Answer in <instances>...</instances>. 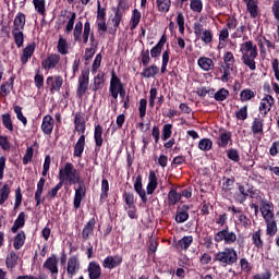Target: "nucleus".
Instances as JSON below:
<instances>
[{
    "label": "nucleus",
    "mask_w": 279,
    "mask_h": 279,
    "mask_svg": "<svg viewBox=\"0 0 279 279\" xmlns=\"http://www.w3.org/2000/svg\"><path fill=\"white\" fill-rule=\"evenodd\" d=\"M25 226V213H21L17 217V219L14 221L13 227L11 228V231L16 233L19 232V228H23Z\"/></svg>",
    "instance_id": "obj_42"
},
{
    "label": "nucleus",
    "mask_w": 279,
    "mask_h": 279,
    "mask_svg": "<svg viewBox=\"0 0 279 279\" xmlns=\"http://www.w3.org/2000/svg\"><path fill=\"white\" fill-rule=\"evenodd\" d=\"M236 233L234 231H231L228 225L218 232H216L214 235V241L216 243L223 242L225 245H233L236 242Z\"/></svg>",
    "instance_id": "obj_5"
},
{
    "label": "nucleus",
    "mask_w": 279,
    "mask_h": 279,
    "mask_svg": "<svg viewBox=\"0 0 279 279\" xmlns=\"http://www.w3.org/2000/svg\"><path fill=\"white\" fill-rule=\"evenodd\" d=\"M157 10L160 13H168L171 8V0H156Z\"/></svg>",
    "instance_id": "obj_38"
},
{
    "label": "nucleus",
    "mask_w": 279,
    "mask_h": 279,
    "mask_svg": "<svg viewBox=\"0 0 279 279\" xmlns=\"http://www.w3.org/2000/svg\"><path fill=\"white\" fill-rule=\"evenodd\" d=\"M240 266L242 271L250 274L252 271V265L248 263L247 258L243 257L240 259Z\"/></svg>",
    "instance_id": "obj_63"
},
{
    "label": "nucleus",
    "mask_w": 279,
    "mask_h": 279,
    "mask_svg": "<svg viewBox=\"0 0 279 279\" xmlns=\"http://www.w3.org/2000/svg\"><path fill=\"white\" fill-rule=\"evenodd\" d=\"M172 128L173 125L171 123H167L163 125L162 131H161V140L163 142L168 141L171 137L172 134Z\"/></svg>",
    "instance_id": "obj_49"
},
{
    "label": "nucleus",
    "mask_w": 279,
    "mask_h": 279,
    "mask_svg": "<svg viewBox=\"0 0 279 279\" xmlns=\"http://www.w3.org/2000/svg\"><path fill=\"white\" fill-rule=\"evenodd\" d=\"M142 181H143V178H142L141 174H138V175L136 177V181H135V183H134V190H135L136 194H138L140 198L142 199V203H143V204H147L148 198L146 197V192H145V190L143 189V183H142Z\"/></svg>",
    "instance_id": "obj_15"
},
{
    "label": "nucleus",
    "mask_w": 279,
    "mask_h": 279,
    "mask_svg": "<svg viewBox=\"0 0 279 279\" xmlns=\"http://www.w3.org/2000/svg\"><path fill=\"white\" fill-rule=\"evenodd\" d=\"M274 105H270L268 99H262L260 105H259V112L262 116L265 118L271 110Z\"/></svg>",
    "instance_id": "obj_43"
},
{
    "label": "nucleus",
    "mask_w": 279,
    "mask_h": 279,
    "mask_svg": "<svg viewBox=\"0 0 279 279\" xmlns=\"http://www.w3.org/2000/svg\"><path fill=\"white\" fill-rule=\"evenodd\" d=\"M22 245H25V232L17 233L13 241L14 250H21Z\"/></svg>",
    "instance_id": "obj_44"
},
{
    "label": "nucleus",
    "mask_w": 279,
    "mask_h": 279,
    "mask_svg": "<svg viewBox=\"0 0 279 279\" xmlns=\"http://www.w3.org/2000/svg\"><path fill=\"white\" fill-rule=\"evenodd\" d=\"M260 211L265 220L274 219V204L267 199L262 198L260 201Z\"/></svg>",
    "instance_id": "obj_10"
},
{
    "label": "nucleus",
    "mask_w": 279,
    "mask_h": 279,
    "mask_svg": "<svg viewBox=\"0 0 279 279\" xmlns=\"http://www.w3.org/2000/svg\"><path fill=\"white\" fill-rule=\"evenodd\" d=\"M238 262V253L234 247L227 246L223 251L215 254L214 263H219L223 267L233 266Z\"/></svg>",
    "instance_id": "obj_3"
},
{
    "label": "nucleus",
    "mask_w": 279,
    "mask_h": 279,
    "mask_svg": "<svg viewBox=\"0 0 279 279\" xmlns=\"http://www.w3.org/2000/svg\"><path fill=\"white\" fill-rule=\"evenodd\" d=\"M78 181L80 182L75 183V184H78V187L75 190L74 197L83 199L85 197V195H86V186L84 185V180L81 179L80 173H78Z\"/></svg>",
    "instance_id": "obj_35"
},
{
    "label": "nucleus",
    "mask_w": 279,
    "mask_h": 279,
    "mask_svg": "<svg viewBox=\"0 0 279 279\" xmlns=\"http://www.w3.org/2000/svg\"><path fill=\"white\" fill-rule=\"evenodd\" d=\"M123 199H124L125 204L128 205V207L130 209L135 208L134 207V194L133 193L125 191L123 193Z\"/></svg>",
    "instance_id": "obj_54"
},
{
    "label": "nucleus",
    "mask_w": 279,
    "mask_h": 279,
    "mask_svg": "<svg viewBox=\"0 0 279 279\" xmlns=\"http://www.w3.org/2000/svg\"><path fill=\"white\" fill-rule=\"evenodd\" d=\"M181 201V195L177 192V190L172 189L168 193V204L169 206H174Z\"/></svg>",
    "instance_id": "obj_39"
},
{
    "label": "nucleus",
    "mask_w": 279,
    "mask_h": 279,
    "mask_svg": "<svg viewBox=\"0 0 279 279\" xmlns=\"http://www.w3.org/2000/svg\"><path fill=\"white\" fill-rule=\"evenodd\" d=\"M189 210H190V206L184 204L182 207H181V210H178L177 211V215H175V221L177 223H184L189 220Z\"/></svg>",
    "instance_id": "obj_22"
},
{
    "label": "nucleus",
    "mask_w": 279,
    "mask_h": 279,
    "mask_svg": "<svg viewBox=\"0 0 279 279\" xmlns=\"http://www.w3.org/2000/svg\"><path fill=\"white\" fill-rule=\"evenodd\" d=\"M95 226H96V218L93 217L83 227L82 238H83L84 241H87L90 236L94 235Z\"/></svg>",
    "instance_id": "obj_12"
},
{
    "label": "nucleus",
    "mask_w": 279,
    "mask_h": 279,
    "mask_svg": "<svg viewBox=\"0 0 279 279\" xmlns=\"http://www.w3.org/2000/svg\"><path fill=\"white\" fill-rule=\"evenodd\" d=\"M36 47L33 45H28L24 48L23 53H22V64H27V60H29V58H32V56H34V51H35Z\"/></svg>",
    "instance_id": "obj_32"
},
{
    "label": "nucleus",
    "mask_w": 279,
    "mask_h": 279,
    "mask_svg": "<svg viewBox=\"0 0 279 279\" xmlns=\"http://www.w3.org/2000/svg\"><path fill=\"white\" fill-rule=\"evenodd\" d=\"M77 271H80V259L75 255L70 256L68 259L66 272L71 278H73L77 275Z\"/></svg>",
    "instance_id": "obj_11"
},
{
    "label": "nucleus",
    "mask_w": 279,
    "mask_h": 279,
    "mask_svg": "<svg viewBox=\"0 0 279 279\" xmlns=\"http://www.w3.org/2000/svg\"><path fill=\"white\" fill-rule=\"evenodd\" d=\"M222 181H223L222 182V192H225V193L231 192L234 187L235 178L234 177H231V178L223 177Z\"/></svg>",
    "instance_id": "obj_34"
},
{
    "label": "nucleus",
    "mask_w": 279,
    "mask_h": 279,
    "mask_svg": "<svg viewBox=\"0 0 279 279\" xmlns=\"http://www.w3.org/2000/svg\"><path fill=\"white\" fill-rule=\"evenodd\" d=\"M54 121L51 116H45L41 122V131L45 135H51L53 133Z\"/></svg>",
    "instance_id": "obj_16"
},
{
    "label": "nucleus",
    "mask_w": 279,
    "mask_h": 279,
    "mask_svg": "<svg viewBox=\"0 0 279 279\" xmlns=\"http://www.w3.org/2000/svg\"><path fill=\"white\" fill-rule=\"evenodd\" d=\"M213 97L215 98L216 101L222 102V101L227 100V98L229 97V90L226 89L225 87H222L216 93L211 92L210 98H213Z\"/></svg>",
    "instance_id": "obj_30"
},
{
    "label": "nucleus",
    "mask_w": 279,
    "mask_h": 279,
    "mask_svg": "<svg viewBox=\"0 0 279 279\" xmlns=\"http://www.w3.org/2000/svg\"><path fill=\"white\" fill-rule=\"evenodd\" d=\"M247 106H243L239 111L235 112V117L240 121H245L247 119Z\"/></svg>",
    "instance_id": "obj_62"
},
{
    "label": "nucleus",
    "mask_w": 279,
    "mask_h": 279,
    "mask_svg": "<svg viewBox=\"0 0 279 279\" xmlns=\"http://www.w3.org/2000/svg\"><path fill=\"white\" fill-rule=\"evenodd\" d=\"M198 148L202 151H209L213 149V141L210 138L204 137L198 142Z\"/></svg>",
    "instance_id": "obj_41"
},
{
    "label": "nucleus",
    "mask_w": 279,
    "mask_h": 279,
    "mask_svg": "<svg viewBox=\"0 0 279 279\" xmlns=\"http://www.w3.org/2000/svg\"><path fill=\"white\" fill-rule=\"evenodd\" d=\"M109 92L114 100H117L118 96H120L121 99H124L126 95L125 84L117 76L114 70L111 72Z\"/></svg>",
    "instance_id": "obj_4"
},
{
    "label": "nucleus",
    "mask_w": 279,
    "mask_h": 279,
    "mask_svg": "<svg viewBox=\"0 0 279 279\" xmlns=\"http://www.w3.org/2000/svg\"><path fill=\"white\" fill-rule=\"evenodd\" d=\"M190 8L193 12L201 14L203 11L202 0H191Z\"/></svg>",
    "instance_id": "obj_55"
},
{
    "label": "nucleus",
    "mask_w": 279,
    "mask_h": 279,
    "mask_svg": "<svg viewBox=\"0 0 279 279\" xmlns=\"http://www.w3.org/2000/svg\"><path fill=\"white\" fill-rule=\"evenodd\" d=\"M60 63V54L52 53L44 62L43 66L45 70H53Z\"/></svg>",
    "instance_id": "obj_18"
},
{
    "label": "nucleus",
    "mask_w": 279,
    "mask_h": 279,
    "mask_svg": "<svg viewBox=\"0 0 279 279\" xmlns=\"http://www.w3.org/2000/svg\"><path fill=\"white\" fill-rule=\"evenodd\" d=\"M246 10L251 14V19L255 20L258 17V1L257 0H245Z\"/></svg>",
    "instance_id": "obj_21"
},
{
    "label": "nucleus",
    "mask_w": 279,
    "mask_h": 279,
    "mask_svg": "<svg viewBox=\"0 0 279 279\" xmlns=\"http://www.w3.org/2000/svg\"><path fill=\"white\" fill-rule=\"evenodd\" d=\"M59 183L48 192L51 199L58 196V192L64 186L68 181L71 185L80 183V171L71 162H66L63 168L59 170Z\"/></svg>",
    "instance_id": "obj_1"
},
{
    "label": "nucleus",
    "mask_w": 279,
    "mask_h": 279,
    "mask_svg": "<svg viewBox=\"0 0 279 279\" xmlns=\"http://www.w3.org/2000/svg\"><path fill=\"white\" fill-rule=\"evenodd\" d=\"M252 243L254 244L255 248L263 250L264 248V241L262 239V231L260 229L254 231L252 234Z\"/></svg>",
    "instance_id": "obj_29"
},
{
    "label": "nucleus",
    "mask_w": 279,
    "mask_h": 279,
    "mask_svg": "<svg viewBox=\"0 0 279 279\" xmlns=\"http://www.w3.org/2000/svg\"><path fill=\"white\" fill-rule=\"evenodd\" d=\"M44 269L48 270L52 279H58V274L60 272L58 268V256L52 254L49 256L43 265Z\"/></svg>",
    "instance_id": "obj_7"
},
{
    "label": "nucleus",
    "mask_w": 279,
    "mask_h": 279,
    "mask_svg": "<svg viewBox=\"0 0 279 279\" xmlns=\"http://www.w3.org/2000/svg\"><path fill=\"white\" fill-rule=\"evenodd\" d=\"M25 29V14L20 13L13 22V32H23Z\"/></svg>",
    "instance_id": "obj_28"
},
{
    "label": "nucleus",
    "mask_w": 279,
    "mask_h": 279,
    "mask_svg": "<svg viewBox=\"0 0 279 279\" xmlns=\"http://www.w3.org/2000/svg\"><path fill=\"white\" fill-rule=\"evenodd\" d=\"M85 140L86 136L85 135H81L76 142V144L74 145V153L73 156L74 158H81L85 148Z\"/></svg>",
    "instance_id": "obj_25"
},
{
    "label": "nucleus",
    "mask_w": 279,
    "mask_h": 279,
    "mask_svg": "<svg viewBox=\"0 0 279 279\" xmlns=\"http://www.w3.org/2000/svg\"><path fill=\"white\" fill-rule=\"evenodd\" d=\"M211 93H215V89L206 86L198 87L196 90L197 96L201 98H205L207 95L210 97Z\"/></svg>",
    "instance_id": "obj_53"
},
{
    "label": "nucleus",
    "mask_w": 279,
    "mask_h": 279,
    "mask_svg": "<svg viewBox=\"0 0 279 279\" xmlns=\"http://www.w3.org/2000/svg\"><path fill=\"white\" fill-rule=\"evenodd\" d=\"M45 178H40L37 183V191H36V206L40 205V195H43V191L45 190Z\"/></svg>",
    "instance_id": "obj_48"
},
{
    "label": "nucleus",
    "mask_w": 279,
    "mask_h": 279,
    "mask_svg": "<svg viewBox=\"0 0 279 279\" xmlns=\"http://www.w3.org/2000/svg\"><path fill=\"white\" fill-rule=\"evenodd\" d=\"M104 128L100 124H95L94 129V141H95V151H99L104 144L102 138Z\"/></svg>",
    "instance_id": "obj_14"
},
{
    "label": "nucleus",
    "mask_w": 279,
    "mask_h": 279,
    "mask_svg": "<svg viewBox=\"0 0 279 279\" xmlns=\"http://www.w3.org/2000/svg\"><path fill=\"white\" fill-rule=\"evenodd\" d=\"M123 12L116 11L114 16L112 17L111 22L113 23V34H116L120 23L122 22Z\"/></svg>",
    "instance_id": "obj_51"
},
{
    "label": "nucleus",
    "mask_w": 279,
    "mask_h": 279,
    "mask_svg": "<svg viewBox=\"0 0 279 279\" xmlns=\"http://www.w3.org/2000/svg\"><path fill=\"white\" fill-rule=\"evenodd\" d=\"M9 196H10V185L4 184L0 189V201L2 202V204H5V202H8Z\"/></svg>",
    "instance_id": "obj_52"
},
{
    "label": "nucleus",
    "mask_w": 279,
    "mask_h": 279,
    "mask_svg": "<svg viewBox=\"0 0 279 279\" xmlns=\"http://www.w3.org/2000/svg\"><path fill=\"white\" fill-rule=\"evenodd\" d=\"M108 193H109V182L107 179L101 180V193H100V198L99 203L104 204L106 199L108 198Z\"/></svg>",
    "instance_id": "obj_36"
},
{
    "label": "nucleus",
    "mask_w": 279,
    "mask_h": 279,
    "mask_svg": "<svg viewBox=\"0 0 279 279\" xmlns=\"http://www.w3.org/2000/svg\"><path fill=\"white\" fill-rule=\"evenodd\" d=\"M5 265L8 269H14L16 265H19V255L16 253L11 252L7 255Z\"/></svg>",
    "instance_id": "obj_31"
},
{
    "label": "nucleus",
    "mask_w": 279,
    "mask_h": 279,
    "mask_svg": "<svg viewBox=\"0 0 279 279\" xmlns=\"http://www.w3.org/2000/svg\"><path fill=\"white\" fill-rule=\"evenodd\" d=\"M255 96H256V92L252 90L251 88H245L240 94V100L241 102H247L254 99Z\"/></svg>",
    "instance_id": "obj_37"
},
{
    "label": "nucleus",
    "mask_w": 279,
    "mask_h": 279,
    "mask_svg": "<svg viewBox=\"0 0 279 279\" xmlns=\"http://www.w3.org/2000/svg\"><path fill=\"white\" fill-rule=\"evenodd\" d=\"M87 272L89 279H100L101 267L96 260H92L87 266Z\"/></svg>",
    "instance_id": "obj_13"
},
{
    "label": "nucleus",
    "mask_w": 279,
    "mask_h": 279,
    "mask_svg": "<svg viewBox=\"0 0 279 279\" xmlns=\"http://www.w3.org/2000/svg\"><path fill=\"white\" fill-rule=\"evenodd\" d=\"M197 64L205 72H210L215 69V62L208 57H201L197 60Z\"/></svg>",
    "instance_id": "obj_20"
},
{
    "label": "nucleus",
    "mask_w": 279,
    "mask_h": 279,
    "mask_svg": "<svg viewBox=\"0 0 279 279\" xmlns=\"http://www.w3.org/2000/svg\"><path fill=\"white\" fill-rule=\"evenodd\" d=\"M89 85V70H83L82 74L78 76L76 97L82 99L86 92L88 90Z\"/></svg>",
    "instance_id": "obj_6"
},
{
    "label": "nucleus",
    "mask_w": 279,
    "mask_h": 279,
    "mask_svg": "<svg viewBox=\"0 0 279 279\" xmlns=\"http://www.w3.org/2000/svg\"><path fill=\"white\" fill-rule=\"evenodd\" d=\"M129 9H130L129 0H119L116 12L124 13L129 11Z\"/></svg>",
    "instance_id": "obj_59"
},
{
    "label": "nucleus",
    "mask_w": 279,
    "mask_h": 279,
    "mask_svg": "<svg viewBox=\"0 0 279 279\" xmlns=\"http://www.w3.org/2000/svg\"><path fill=\"white\" fill-rule=\"evenodd\" d=\"M265 221H266V225H267V234L269 236H275L277 231H278L277 221L275 220V218L268 219V220H265Z\"/></svg>",
    "instance_id": "obj_40"
},
{
    "label": "nucleus",
    "mask_w": 279,
    "mask_h": 279,
    "mask_svg": "<svg viewBox=\"0 0 279 279\" xmlns=\"http://www.w3.org/2000/svg\"><path fill=\"white\" fill-rule=\"evenodd\" d=\"M146 108H147L146 98L140 99L138 112H140L141 120H144V118L146 117Z\"/></svg>",
    "instance_id": "obj_58"
},
{
    "label": "nucleus",
    "mask_w": 279,
    "mask_h": 279,
    "mask_svg": "<svg viewBox=\"0 0 279 279\" xmlns=\"http://www.w3.org/2000/svg\"><path fill=\"white\" fill-rule=\"evenodd\" d=\"M227 156H228V159H230L231 161H233L235 163H238L240 161V154L236 148H230L227 151Z\"/></svg>",
    "instance_id": "obj_56"
},
{
    "label": "nucleus",
    "mask_w": 279,
    "mask_h": 279,
    "mask_svg": "<svg viewBox=\"0 0 279 279\" xmlns=\"http://www.w3.org/2000/svg\"><path fill=\"white\" fill-rule=\"evenodd\" d=\"M272 272L270 269H266V271L262 274H256L253 276V279H271Z\"/></svg>",
    "instance_id": "obj_64"
},
{
    "label": "nucleus",
    "mask_w": 279,
    "mask_h": 279,
    "mask_svg": "<svg viewBox=\"0 0 279 279\" xmlns=\"http://www.w3.org/2000/svg\"><path fill=\"white\" fill-rule=\"evenodd\" d=\"M141 19H142V13L137 9H134L132 11V16L130 21L131 31L136 29V27L140 25Z\"/></svg>",
    "instance_id": "obj_33"
},
{
    "label": "nucleus",
    "mask_w": 279,
    "mask_h": 279,
    "mask_svg": "<svg viewBox=\"0 0 279 279\" xmlns=\"http://www.w3.org/2000/svg\"><path fill=\"white\" fill-rule=\"evenodd\" d=\"M12 34H13V38L15 40L16 47L19 48L23 47V41L25 40L23 31H12Z\"/></svg>",
    "instance_id": "obj_50"
},
{
    "label": "nucleus",
    "mask_w": 279,
    "mask_h": 279,
    "mask_svg": "<svg viewBox=\"0 0 279 279\" xmlns=\"http://www.w3.org/2000/svg\"><path fill=\"white\" fill-rule=\"evenodd\" d=\"M230 142H232V134L229 131L220 133L217 138V145L221 149H226Z\"/></svg>",
    "instance_id": "obj_19"
},
{
    "label": "nucleus",
    "mask_w": 279,
    "mask_h": 279,
    "mask_svg": "<svg viewBox=\"0 0 279 279\" xmlns=\"http://www.w3.org/2000/svg\"><path fill=\"white\" fill-rule=\"evenodd\" d=\"M252 132L254 135H264V119L258 116L252 123Z\"/></svg>",
    "instance_id": "obj_24"
},
{
    "label": "nucleus",
    "mask_w": 279,
    "mask_h": 279,
    "mask_svg": "<svg viewBox=\"0 0 279 279\" xmlns=\"http://www.w3.org/2000/svg\"><path fill=\"white\" fill-rule=\"evenodd\" d=\"M64 84V78L61 75L48 76L46 85L50 86V92H60L62 85Z\"/></svg>",
    "instance_id": "obj_9"
},
{
    "label": "nucleus",
    "mask_w": 279,
    "mask_h": 279,
    "mask_svg": "<svg viewBox=\"0 0 279 279\" xmlns=\"http://www.w3.org/2000/svg\"><path fill=\"white\" fill-rule=\"evenodd\" d=\"M77 125H86V120L82 111H76L74 116V126H77Z\"/></svg>",
    "instance_id": "obj_60"
},
{
    "label": "nucleus",
    "mask_w": 279,
    "mask_h": 279,
    "mask_svg": "<svg viewBox=\"0 0 279 279\" xmlns=\"http://www.w3.org/2000/svg\"><path fill=\"white\" fill-rule=\"evenodd\" d=\"M167 43V35L163 34L156 46L150 49L151 59H157L161 56L162 48Z\"/></svg>",
    "instance_id": "obj_17"
},
{
    "label": "nucleus",
    "mask_w": 279,
    "mask_h": 279,
    "mask_svg": "<svg viewBox=\"0 0 279 279\" xmlns=\"http://www.w3.org/2000/svg\"><path fill=\"white\" fill-rule=\"evenodd\" d=\"M68 48H69V45L66 44V39L60 37V39L58 41V46H57L58 52L61 56H66L69 53Z\"/></svg>",
    "instance_id": "obj_46"
},
{
    "label": "nucleus",
    "mask_w": 279,
    "mask_h": 279,
    "mask_svg": "<svg viewBox=\"0 0 279 279\" xmlns=\"http://www.w3.org/2000/svg\"><path fill=\"white\" fill-rule=\"evenodd\" d=\"M82 33H83V23L78 21L75 24V28L73 32V37L75 43H81L82 41Z\"/></svg>",
    "instance_id": "obj_45"
},
{
    "label": "nucleus",
    "mask_w": 279,
    "mask_h": 279,
    "mask_svg": "<svg viewBox=\"0 0 279 279\" xmlns=\"http://www.w3.org/2000/svg\"><path fill=\"white\" fill-rule=\"evenodd\" d=\"M240 52L242 53L243 64L247 66L251 71H255L256 70L255 59L258 56L257 46L254 45L252 40H247L241 44Z\"/></svg>",
    "instance_id": "obj_2"
},
{
    "label": "nucleus",
    "mask_w": 279,
    "mask_h": 279,
    "mask_svg": "<svg viewBox=\"0 0 279 279\" xmlns=\"http://www.w3.org/2000/svg\"><path fill=\"white\" fill-rule=\"evenodd\" d=\"M192 243H193L192 235H184L182 239L179 240V246L184 251H187V248L191 246Z\"/></svg>",
    "instance_id": "obj_47"
},
{
    "label": "nucleus",
    "mask_w": 279,
    "mask_h": 279,
    "mask_svg": "<svg viewBox=\"0 0 279 279\" xmlns=\"http://www.w3.org/2000/svg\"><path fill=\"white\" fill-rule=\"evenodd\" d=\"M104 83H105V74L98 73L96 76H94L93 84L90 86L92 92L96 93L102 89Z\"/></svg>",
    "instance_id": "obj_26"
},
{
    "label": "nucleus",
    "mask_w": 279,
    "mask_h": 279,
    "mask_svg": "<svg viewBox=\"0 0 279 279\" xmlns=\"http://www.w3.org/2000/svg\"><path fill=\"white\" fill-rule=\"evenodd\" d=\"M150 60H151V58L149 56V50L148 49L142 50L141 51V62H142V65L144 68H147L148 64L150 63Z\"/></svg>",
    "instance_id": "obj_57"
},
{
    "label": "nucleus",
    "mask_w": 279,
    "mask_h": 279,
    "mask_svg": "<svg viewBox=\"0 0 279 279\" xmlns=\"http://www.w3.org/2000/svg\"><path fill=\"white\" fill-rule=\"evenodd\" d=\"M122 262H123L122 255H119V254H117V255H114V256L108 255V256H106L105 259L102 260V267H104L105 269L112 270V269H114V268L121 266Z\"/></svg>",
    "instance_id": "obj_8"
},
{
    "label": "nucleus",
    "mask_w": 279,
    "mask_h": 279,
    "mask_svg": "<svg viewBox=\"0 0 279 279\" xmlns=\"http://www.w3.org/2000/svg\"><path fill=\"white\" fill-rule=\"evenodd\" d=\"M213 33L210 29H206L203 32V36L201 37L202 41L205 45H210L213 43Z\"/></svg>",
    "instance_id": "obj_61"
},
{
    "label": "nucleus",
    "mask_w": 279,
    "mask_h": 279,
    "mask_svg": "<svg viewBox=\"0 0 279 279\" xmlns=\"http://www.w3.org/2000/svg\"><path fill=\"white\" fill-rule=\"evenodd\" d=\"M158 74H159V68L156 64H151L143 69L141 76L144 78H154Z\"/></svg>",
    "instance_id": "obj_27"
},
{
    "label": "nucleus",
    "mask_w": 279,
    "mask_h": 279,
    "mask_svg": "<svg viewBox=\"0 0 279 279\" xmlns=\"http://www.w3.org/2000/svg\"><path fill=\"white\" fill-rule=\"evenodd\" d=\"M158 187V179L156 177V173L154 171L149 172V177H148V184H147V195H153L154 192L157 190Z\"/></svg>",
    "instance_id": "obj_23"
}]
</instances>
